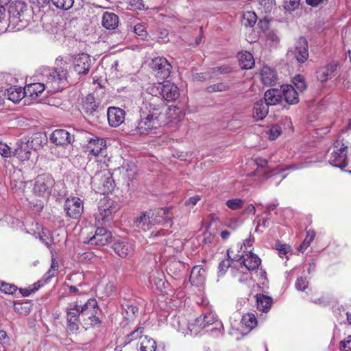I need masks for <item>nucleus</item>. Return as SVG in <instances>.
<instances>
[{"label": "nucleus", "instance_id": "nucleus-6", "mask_svg": "<svg viewBox=\"0 0 351 351\" xmlns=\"http://www.w3.org/2000/svg\"><path fill=\"white\" fill-rule=\"evenodd\" d=\"M66 312L67 331L75 333L80 328V324H82L80 306L77 303H70L66 308Z\"/></svg>", "mask_w": 351, "mask_h": 351}, {"label": "nucleus", "instance_id": "nucleus-5", "mask_svg": "<svg viewBox=\"0 0 351 351\" xmlns=\"http://www.w3.org/2000/svg\"><path fill=\"white\" fill-rule=\"evenodd\" d=\"M54 180L49 173L38 175L34 184L33 193L35 195L47 197L51 192Z\"/></svg>", "mask_w": 351, "mask_h": 351}, {"label": "nucleus", "instance_id": "nucleus-17", "mask_svg": "<svg viewBox=\"0 0 351 351\" xmlns=\"http://www.w3.org/2000/svg\"><path fill=\"white\" fill-rule=\"evenodd\" d=\"M50 139L56 145L65 146L71 143L73 136L65 130L57 129L51 134Z\"/></svg>", "mask_w": 351, "mask_h": 351}, {"label": "nucleus", "instance_id": "nucleus-20", "mask_svg": "<svg viewBox=\"0 0 351 351\" xmlns=\"http://www.w3.org/2000/svg\"><path fill=\"white\" fill-rule=\"evenodd\" d=\"M169 210L170 208L168 207L160 208L152 210L154 215L152 219L154 226L156 224H169V226H171L173 219L171 217H167Z\"/></svg>", "mask_w": 351, "mask_h": 351}, {"label": "nucleus", "instance_id": "nucleus-40", "mask_svg": "<svg viewBox=\"0 0 351 351\" xmlns=\"http://www.w3.org/2000/svg\"><path fill=\"white\" fill-rule=\"evenodd\" d=\"M257 21V16L254 12H245L242 16V25L245 27H253Z\"/></svg>", "mask_w": 351, "mask_h": 351}, {"label": "nucleus", "instance_id": "nucleus-61", "mask_svg": "<svg viewBox=\"0 0 351 351\" xmlns=\"http://www.w3.org/2000/svg\"><path fill=\"white\" fill-rule=\"evenodd\" d=\"M312 302L316 304L326 306L330 303V299L328 297L322 296L319 298L312 300Z\"/></svg>", "mask_w": 351, "mask_h": 351}, {"label": "nucleus", "instance_id": "nucleus-13", "mask_svg": "<svg viewBox=\"0 0 351 351\" xmlns=\"http://www.w3.org/2000/svg\"><path fill=\"white\" fill-rule=\"evenodd\" d=\"M82 110L87 117L97 119L101 114L96 104L95 97L92 95H88L82 101Z\"/></svg>", "mask_w": 351, "mask_h": 351}, {"label": "nucleus", "instance_id": "nucleus-49", "mask_svg": "<svg viewBox=\"0 0 351 351\" xmlns=\"http://www.w3.org/2000/svg\"><path fill=\"white\" fill-rule=\"evenodd\" d=\"M232 71V68L227 65L213 67L210 69L211 75H217L221 74H228Z\"/></svg>", "mask_w": 351, "mask_h": 351}, {"label": "nucleus", "instance_id": "nucleus-44", "mask_svg": "<svg viewBox=\"0 0 351 351\" xmlns=\"http://www.w3.org/2000/svg\"><path fill=\"white\" fill-rule=\"evenodd\" d=\"M233 251L231 249H228L227 250V256L228 258L226 260H223L219 264V275H223L226 272L227 269L231 266V261L230 258V253H232Z\"/></svg>", "mask_w": 351, "mask_h": 351}, {"label": "nucleus", "instance_id": "nucleus-9", "mask_svg": "<svg viewBox=\"0 0 351 351\" xmlns=\"http://www.w3.org/2000/svg\"><path fill=\"white\" fill-rule=\"evenodd\" d=\"M64 209L67 217L78 219L84 210L82 201L77 197H69L65 201Z\"/></svg>", "mask_w": 351, "mask_h": 351}, {"label": "nucleus", "instance_id": "nucleus-16", "mask_svg": "<svg viewBox=\"0 0 351 351\" xmlns=\"http://www.w3.org/2000/svg\"><path fill=\"white\" fill-rule=\"evenodd\" d=\"M154 214L152 210L141 213V215L136 217L134 221V226L142 231L146 232L152 228L154 226L152 217Z\"/></svg>", "mask_w": 351, "mask_h": 351}, {"label": "nucleus", "instance_id": "nucleus-39", "mask_svg": "<svg viewBox=\"0 0 351 351\" xmlns=\"http://www.w3.org/2000/svg\"><path fill=\"white\" fill-rule=\"evenodd\" d=\"M328 162L331 165L341 169L348 165L346 155H331Z\"/></svg>", "mask_w": 351, "mask_h": 351}, {"label": "nucleus", "instance_id": "nucleus-26", "mask_svg": "<svg viewBox=\"0 0 351 351\" xmlns=\"http://www.w3.org/2000/svg\"><path fill=\"white\" fill-rule=\"evenodd\" d=\"M269 106L263 99L257 101L254 106L253 117L257 120H262L268 113Z\"/></svg>", "mask_w": 351, "mask_h": 351}, {"label": "nucleus", "instance_id": "nucleus-57", "mask_svg": "<svg viewBox=\"0 0 351 351\" xmlns=\"http://www.w3.org/2000/svg\"><path fill=\"white\" fill-rule=\"evenodd\" d=\"M308 285V282L306 278L300 277L297 279L295 286L299 291H304Z\"/></svg>", "mask_w": 351, "mask_h": 351}, {"label": "nucleus", "instance_id": "nucleus-19", "mask_svg": "<svg viewBox=\"0 0 351 351\" xmlns=\"http://www.w3.org/2000/svg\"><path fill=\"white\" fill-rule=\"evenodd\" d=\"M161 87L162 88V90H161V96L165 100L167 101H172L179 97L180 93L178 88L174 84L169 81H166L163 82Z\"/></svg>", "mask_w": 351, "mask_h": 351}, {"label": "nucleus", "instance_id": "nucleus-53", "mask_svg": "<svg viewBox=\"0 0 351 351\" xmlns=\"http://www.w3.org/2000/svg\"><path fill=\"white\" fill-rule=\"evenodd\" d=\"M0 290L6 294H13L16 291L17 287L14 285L3 282L0 284Z\"/></svg>", "mask_w": 351, "mask_h": 351}, {"label": "nucleus", "instance_id": "nucleus-12", "mask_svg": "<svg viewBox=\"0 0 351 351\" xmlns=\"http://www.w3.org/2000/svg\"><path fill=\"white\" fill-rule=\"evenodd\" d=\"M289 53L294 56L296 60L300 63H304L308 58V46L306 38L300 37L297 40L294 49L289 51Z\"/></svg>", "mask_w": 351, "mask_h": 351}, {"label": "nucleus", "instance_id": "nucleus-3", "mask_svg": "<svg viewBox=\"0 0 351 351\" xmlns=\"http://www.w3.org/2000/svg\"><path fill=\"white\" fill-rule=\"evenodd\" d=\"M10 22L17 30L26 27L31 19V10L23 1L12 3L9 7Z\"/></svg>", "mask_w": 351, "mask_h": 351}, {"label": "nucleus", "instance_id": "nucleus-60", "mask_svg": "<svg viewBox=\"0 0 351 351\" xmlns=\"http://www.w3.org/2000/svg\"><path fill=\"white\" fill-rule=\"evenodd\" d=\"M210 77L206 73H196L193 75V80L199 82H204Z\"/></svg>", "mask_w": 351, "mask_h": 351}, {"label": "nucleus", "instance_id": "nucleus-36", "mask_svg": "<svg viewBox=\"0 0 351 351\" xmlns=\"http://www.w3.org/2000/svg\"><path fill=\"white\" fill-rule=\"evenodd\" d=\"M134 31L136 35H138L141 39L142 41L145 42V43L141 44L143 47H150L152 43L149 40H147V33L145 30L144 25L138 23L134 27Z\"/></svg>", "mask_w": 351, "mask_h": 351}, {"label": "nucleus", "instance_id": "nucleus-4", "mask_svg": "<svg viewBox=\"0 0 351 351\" xmlns=\"http://www.w3.org/2000/svg\"><path fill=\"white\" fill-rule=\"evenodd\" d=\"M91 184L97 193L105 194L113 190L114 181L109 171H101L92 178Z\"/></svg>", "mask_w": 351, "mask_h": 351}, {"label": "nucleus", "instance_id": "nucleus-45", "mask_svg": "<svg viewBox=\"0 0 351 351\" xmlns=\"http://www.w3.org/2000/svg\"><path fill=\"white\" fill-rule=\"evenodd\" d=\"M14 310L17 313L22 315H27L31 311V306L28 302L14 303Z\"/></svg>", "mask_w": 351, "mask_h": 351}, {"label": "nucleus", "instance_id": "nucleus-59", "mask_svg": "<svg viewBox=\"0 0 351 351\" xmlns=\"http://www.w3.org/2000/svg\"><path fill=\"white\" fill-rule=\"evenodd\" d=\"M340 350L343 351H351V336L347 337L343 341L340 342Z\"/></svg>", "mask_w": 351, "mask_h": 351}, {"label": "nucleus", "instance_id": "nucleus-35", "mask_svg": "<svg viewBox=\"0 0 351 351\" xmlns=\"http://www.w3.org/2000/svg\"><path fill=\"white\" fill-rule=\"evenodd\" d=\"M80 306L81 317L86 316V315L99 309L97 302L94 298L88 300L85 304L80 305Z\"/></svg>", "mask_w": 351, "mask_h": 351}, {"label": "nucleus", "instance_id": "nucleus-21", "mask_svg": "<svg viewBox=\"0 0 351 351\" xmlns=\"http://www.w3.org/2000/svg\"><path fill=\"white\" fill-rule=\"evenodd\" d=\"M282 99L289 105H294L299 102L298 93L291 85H283L281 86Z\"/></svg>", "mask_w": 351, "mask_h": 351}, {"label": "nucleus", "instance_id": "nucleus-64", "mask_svg": "<svg viewBox=\"0 0 351 351\" xmlns=\"http://www.w3.org/2000/svg\"><path fill=\"white\" fill-rule=\"evenodd\" d=\"M268 25H269V21L266 18H264L263 19L260 20L258 23V27L263 32L266 31L268 29Z\"/></svg>", "mask_w": 351, "mask_h": 351}, {"label": "nucleus", "instance_id": "nucleus-33", "mask_svg": "<svg viewBox=\"0 0 351 351\" xmlns=\"http://www.w3.org/2000/svg\"><path fill=\"white\" fill-rule=\"evenodd\" d=\"M239 62L240 66L243 69H250L255 64L252 54L248 51L239 54Z\"/></svg>", "mask_w": 351, "mask_h": 351}, {"label": "nucleus", "instance_id": "nucleus-50", "mask_svg": "<svg viewBox=\"0 0 351 351\" xmlns=\"http://www.w3.org/2000/svg\"><path fill=\"white\" fill-rule=\"evenodd\" d=\"M226 205L228 208L236 210L241 208L243 205V200L241 199H231L226 201Z\"/></svg>", "mask_w": 351, "mask_h": 351}, {"label": "nucleus", "instance_id": "nucleus-10", "mask_svg": "<svg viewBox=\"0 0 351 351\" xmlns=\"http://www.w3.org/2000/svg\"><path fill=\"white\" fill-rule=\"evenodd\" d=\"M92 65V59L86 53H80L75 56L73 62V69L80 75L88 74Z\"/></svg>", "mask_w": 351, "mask_h": 351}, {"label": "nucleus", "instance_id": "nucleus-56", "mask_svg": "<svg viewBox=\"0 0 351 351\" xmlns=\"http://www.w3.org/2000/svg\"><path fill=\"white\" fill-rule=\"evenodd\" d=\"M333 151L331 154H341L343 152H347L348 146L345 145L341 140H337L333 144Z\"/></svg>", "mask_w": 351, "mask_h": 351}, {"label": "nucleus", "instance_id": "nucleus-58", "mask_svg": "<svg viewBox=\"0 0 351 351\" xmlns=\"http://www.w3.org/2000/svg\"><path fill=\"white\" fill-rule=\"evenodd\" d=\"M276 249L282 254H287L290 250V247L287 244H282L278 241L275 244Z\"/></svg>", "mask_w": 351, "mask_h": 351}, {"label": "nucleus", "instance_id": "nucleus-62", "mask_svg": "<svg viewBox=\"0 0 351 351\" xmlns=\"http://www.w3.org/2000/svg\"><path fill=\"white\" fill-rule=\"evenodd\" d=\"M201 199V197L198 195H194L193 197H189L187 200H186L184 204L186 206L190 205H195Z\"/></svg>", "mask_w": 351, "mask_h": 351}, {"label": "nucleus", "instance_id": "nucleus-22", "mask_svg": "<svg viewBox=\"0 0 351 351\" xmlns=\"http://www.w3.org/2000/svg\"><path fill=\"white\" fill-rule=\"evenodd\" d=\"M24 93L26 97L32 99H36L47 88L42 82L32 83L27 85L24 88Z\"/></svg>", "mask_w": 351, "mask_h": 351}, {"label": "nucleus", "instance_id": "nucleus-54", "mask_svg": "<svg viewBox=\"0 0 351 351\" xmlns=\"http://www.w3.org/2000/svg\"><path fill=\"white\" fill-rule=\"evenodd\" d=\"M282 132V130L280 125H273L268 132L269 138L270 140H275L278 138Z\"/></svg>", "mask_w": 351, "mask_h": 351}, {"label": "nucleus", "instance_id": "nucleus-28", "mask_svg": "<svg viewBox=\"0 0 351 351\" xmlns=\"http://www.w3.org/2000/svg\"><path fill=\"white\" fill-rule=\"evenodd\" d=\"M217 316L213 312H208L202 314L195 319V324L200 328H206V326L215 323L217 320Z\"/></svg>", "mask_w": 351, "mask_h": 351}, {"label": "nucleus", "instance_id": "nucleus-43", "mask_svg": "<svg viewBox=\"0 0 351 351\" xmlns=\"http://www.w3.org/2000/svg\"><path fill=\"white\" fill-rule=\"evenodd\" d=\"M241 322L250 330L254 328L257 325L256 318L252 313L243 315Z\"/></svg>", "mask_w": 351, "mask_h": 351}, {"label": "nucleus", "instance_id": "nucleus-14", "mask_svg": "<svg viewBox=\"0 0 351 351\" xmlns=\"http://www.w3.org/2000/svg\"><path fill=\"white\" fill-rule=\"evenodd\" d=\"M112 238L111 232L104 227L97 228L95 234L90 237L88 243L95 245H105Z\"/></svg>", "mask_w": 351, "mask_h": 351}, {"label": "nucleus", "instance_id": "nucleus-25", "mask_svg": "<svg viewBox=\"0 0 351 351\" xmlns=\"http://www.w3.org/2000/svg\"><path fill=\"white\" fill-rule=\"evenodd\" d=\"M261 81L266 86H274L277 82L275 71L267 66H264L261 71Z\"/></svg>", "mask_w": 351, "mask_h": 351}, {"label": "nucleus", "instance_id": "nucleus-51", "mask_svg": "<svg viewBox=\"0 0 351 351\" xmlns=\"http://www.w3.org/2000/svg\"><path fill=\"white\" fill-rule=\"evenodd\" d=\"M319 160H318L317 155H311V157L305 159L304 162L293 165V168L300 169L303 167H307L311 166V163L316 162Z\"/></svg>", "mask_w": 351, "mask_h": 351}, {"label": "nucleus", "instance_id": "nucleus-23", "mask_svg": "<svg viewBox=\"0 0 351 351\" xmlns=\"http://www.w3.org/2000/svg\"><path fill=\"white\" fill-rule=\"evenodd\" d=\"M282 90L271 88L265 93L264 101L268 106L276 105L282 101Z\"/></svg>", "mask_w": 351, "mask_h": 351}, {"label": "nucleus", "instance_id": "nucleus-46", "mask_svg": "<svg viewBox=\"0 0 351 351\" xmlns=\"http://www.w3.org/2000/svg\"><path fill=\"white\" fill-rule=\"evenodd\" d=\"M230 86L226 82H219L207 87L206 90L209 93L215 92H223L229 90Z\"/></svg>", "mask_w": 351, "mask_h": 351}, {"label": "nucleus", "instance_id": "nucleus-27", "mask_svg": "<svg viewBox=\"0 0 351 351\" xmlns=\"http://www.w3.org/2000/svg\"><path fill=\"white\" fill-rule=\"evenodd\" d=\"M119 24V17L112 12H106L102 17V25L107 29H114Z\"/></svg>", "mask_w": 351, "mask_h": 351}, {"label": "nucleus", "instance_id": "nucleus-2", "mask_svg": "<svg viewBox=\"0 0 351 351\" xmlns=\"http://www.w3.org/2000/svg\"><path fill=\"white\" fill-rule=\"evenodd\" d=\"M67 70L62 67L52 68L43 66L38 73L40 80L49 93H57L65 85L66 82Z\"/></svg>", "mask_w": 351, "mask_h": 351}, {"label": "nucleus", "instance_id": "nucleus-30", "mask_svg": "<svg viewBox=\"0 0 351 351\" xmlns=\"http://www.w3.org/2000/svg\"><path fill=\"white\" fill-rule=\"evenodd\" d=\"M256 298L257 309L261 312H268L273 303V299L264 294H258Z\"/></svg>", "mask_w": 351, "mask_h": 351}, {"label": "nucleus", "instance_id": "nucleus-63", "mask_svg": "<svg viewBox=\"0 0 351 351\" xmlns=\"http://www.w3.org/2000/svg\"><path fill=\"white\" fill-rule=\"evenodd\" d=\"M307 5L315 8L322 5L328 0H305Z\"/></svg>", "mask_w": 351, "mask_h": 351}, {"label": "nucleus", "instance_id": "nucleus-47", "mask_svg": "<svg viewBox=\"0 0 351 351\" xmlns=\"http://www.w3.org/2000/svg\"><path fill=\"white\" fill-rule=\"evenodd\" d=\"M52 3L57 8L67 10L73 6L74 0H52Z\"/></svg>", "mask_w": 351, "mask_h": 351}, {"label": "nucleus", "instance_id": "nucleus-29", "mask_svg": "<svg viewBox=\"0 0 351 351\" xmlns=\"http://www.w3.org/2000/svg\"><path fill=\"white\" fill-rule=\"evenodd\" d=\"M204 274L205 270L202 267L197 265L193 267L190 275V282L197 286L203 284L205 280Z\"/></svg>", "mask_w": 351, "mask_h": 351}, {"label": "nucleus", "instance_id": "nucleus-18", "mask_svg": "<svg viewBox=\"0 0 351 351\" xmlns=\"http://www.w3.org/2000/svg\"><path fill=\"white\" fill-rule=\"evenodd\" d=\"M337 66V62H332L324 66L320 67L317 71V79L322 82H325L332 78L335 75Z\"/></svg>", "mask_w": 351, "mask_h": 351}, {"label": "nucleus", "instance_id": "nucleus-7", "mask_svg": "<svg viewBox=\"0 0 351 351\" xmlns=\"http://www.w3.org/2000/svg\"><path fill=\"white\" fill-rule=\"evenodd\" d=\"M150 66L158 80L167 79L171 71L172 66L164 57H157L152 60Z\"/></svg>", "mask_w": 351, "mask_h": 351}, {"label": "nucleus", "instance_id": "nucleus-52", "mask_svg": "<svg viewBox=\"0 0 351 351\" xmlns=\"http://www.w3.org/2000/svg\"><path fill=\"white\" fill-rule=\"evenodd\" d=\"M163 83H158L152 85L150 87L148 88L149 92L150 93V97H159L161 96L162 92L161 90H162V88L161 87L162 86Z\"/></svg>", "mask_w": 351, "mask_h": 351}, {"label": "nucleus", "instance_id": "nucleus-8", "mask_svg": "<svg viewBox=\"0 0 351 351\" xmlns=\"http://www.w3.org/2000/svg\"><path fill=\"white\" fill-rule=\"evenodd\" d=\"M119 210V205L114 201L104 198L99 203V215L97 216L96 219H97L98 221H108L112 218V215L116 213Z\"/></svg>", "mask_w": 351, "mask_h": 351}, {"label": "nucleus", "instance_id": "nucleus-38", "mask_svg": "<svg viewBox=\"0 0 351 351\" xmlns=\"http://www.w3.org/2000/svg\"><path fill=\"white\" fill-rule=\"evenodd\" d=\"M97 311H95L88 313V315H86V316L81 317L82 323L90 326H99L101 321L97 316Z\"/></svg>", "mask_w": 351, "mask_h": 351}, {"label": "nucleus", "instance_id": "nucleus-48", "mask_svg": "<svg viewBox=\"0 0 351 351\" xmlns=\"http://www.w3.org/2000/svg\"><path fill=\"white\" fill-rule=\"evenodd\" d=\"M293 84L295 90L302 92L306 88L304 77L300 75L295 76L293 79Z\"/></svg>", "mask_w": 351, "mask_h": 351}, {"label": "nucleus", "instance_id": "nucleus-11", "mask_svg": "<svg viewBox=\"0 0 351 351\" xmlns=\"http://www.w3.org/2000/svg\"><path fill=\"white\" fill-rule=\"evenodd\" d=\"M112 249L121 258H130L134 254L133 243L124 240H118L112 245Z\"/></svg>", "mask_w": 351, "mask_h": 351}, {"label": "nucleus", "instance_id": "nucleus-1", "mask_svg": "<svg viewBox=\"0 0 351 351\" xmlns=\"http://www.w3.org/2000/svg\"><path fill=\"white\" fill-rule=\"evenodd\" d=\"M163 108V101L159 97L145 98L140 108V119L134 130L141 135L147 134L158 125V117Z\"/></svg>", "mask_w": 351, "mask_h": 351}, {"label": "nucleus", "instance_id": "nucleus-41", "mask_svg": "<svg viewBox=\"0 0 351 351\" xmlns=\"http://www.w3.org/2000/svg\"><path fill=\"white\" fill-rule=\"evenodd\" d=\"M143 332H144L143 327L140 326V327L137 328L136 330H134V331H132V332H130V334H128L126 336L125 344L129 343L131 341L138 339H139L138 341H141V339H143L145 336V335H143Z\"/></svg>", "mask_w": 351, "mask_h": 351}, {"label": "nucleus", "instance_id": "nucleus-37", "mask_svg": "<svg viewBox=\"0 0 351 351\" xmlns=\"http://www.w3.org/2000/svg\"><path fill=\"white\" fill-rule=\"evenodd\" d=\"M136 165L134 162H127L121 167L123 174L129 180H132L135 178L136 173Z\"/></svg>", "mask_w": 351, "mask_h": 351}, {"label": "nucleus", "instance_id": "nucleus-34", "mask_svg": "<svg viewBox=\"0 0 351 351\" xmlns=\"http://www.w3.org/2000/svg\"><path fill=\"white\" fill-rule=\"evenodd\" d=\"M139 351H156V343L152 337L145 335L141 341H138Z\"/></svg>", "mask_w": 351, "mask_h": 351}, {"label": "nucleus", "instance_id": "nucleus-32", "mask_svg": "<svg viewBox=\"0 0 351 351\" xmlns=\"http://www.w3.org/2000/svg\"><path fill=\"white\" fill-rule=\"evenodd\" d=\"M106 148V141L104 138H92L88 144L89 154H100Z\"/></svg>", "mask_w": 351, "mask_h": 351}, {"label": "nucleus", "instance_id": "nucleus-24", "mask_svg": "<svg viewBox=\"0 0 351 351\" xmlns=\"http://www.w3.org/2000/svg\"><path fill=\"white\" fill-rule=\"evenodd\" d=\"M5 98L13 101L19 103L25 96L24 89L21 87L11 86L9 88L4 89Z\"/></svg>", "mask_w": 351, "mask_h": 351}, {"label": "nucleus", "instance_id": "nucleus-55", "mask_svg": "<svg viewBox=\"0 0 351 351\" xmlns=\"http://www.w3.org/2000/svg\"><path fill=\"white\" fill-rule=\"evenodd\" d=\"M300 5V0H284V8L287 11H294Z\"/></svg>", "mask_w": 351, "mask_h": 351}, {"label": "nucleus", "instance_id": "nucleus-15", "mask_svg": "<svg viewBox=\"0 0 351 351\" xmlns=\"http://www.w3.org/2000/svg\"><path fill=\"white\" fill-rule=\"evenodd\" d=\"M125 112L118 107H109L107 111L108 123L111 127L119 126L125 119Z\"/></svg>", "mask_w": 351, "mask_h": 351}, {"label": "nucleus", "instance_id": "nucleus-31", "mask_svg": "<svg viewBox=\"0 0 351 351\" xmlns=\"http://www.w3.org/2000/svg\"><path fill=\"white\" fill-rule=\"evenodd\" d=\"M249 254H246L247 257L243 261V264L248 271L255 270L261 263V258L250 250Z\"/></svg>", "mask_w": 351, "mask_h": 351}, {"label": "nucleus", "instance_id": "nucleus-42", "mask_svg": "<svg viewBox=\"0 0 351 351\" xmlns=\"http://www.w3.org/2000/svg\"><path fill=\"white\" fill-rule=\"evenodd\" d=\"M315 236V232L313 230H307L306 237L303 242L298 247V250L303 252L311 243Z\"/></svg>", "mask_w": 351, "mask_h": 351}]
</instances>
